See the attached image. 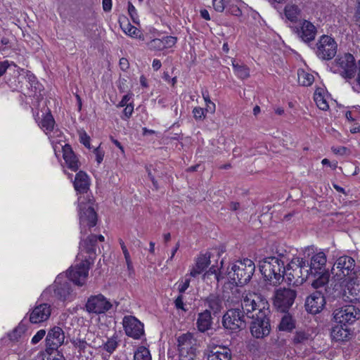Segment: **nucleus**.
Segmentation results:
<instances>
[{
  "instance_id": "obj_1",
  "label": "nucleus",
  "mask_w": 360,
  "mask_h": 360,
  "mask_svg": "<svg viewBox=\"0 0 360 360\" xmlns=\"http://www.w3.org/2000/svg\"><path fill=\"white\" fill-rule=\"evenodd\" d=\"M243 307L246 316L252 319L250 332L256 338H263L271 331L269 304L266 299L256 294H250L243 298Z\"/></svg>"
},
{
  "instance_id": "obj_2",
  "label": "nucleus",
  "mask_w": 360,
  "mask_h": 360,
  "mask_svg": "<svg viewBox=\"0 0 360 360\" xmlns=\"http://www.w3.org/2000/svg\"><path fill=\"white\" fill-rule=\"evenodd\" d=\"M331 274L333 277L330 285H333L335 282L333 290L338 291L340 290L345 281L356 280L358 276H360V266L356 265L355 260L352 257L342 255L335 260L331 269Z\"/></svg>"
},
{
  "instance_id": "obj_3",
  "label": "nucleus",
  "mask_w": 360,
  "mask_h": 360,
  "mask_svg": "<svg viewBox=\"0 0 360 360\" xmlns=\"http://www.w3.org/2000/svg\"><path fill=\"white\" fill-rule=\"evenodd\" d=\"M284 257L283 253H279L278 257H267L259 262V271L269 284L277 285L283 281L285 274Z\"/></svg>"
},
{
  "instance_id": "obj_4",
  "label": "nucleus",
  "mask_w": 360,
  "mask_h": 360,
  "mask_svg": "<svg viewBox=\"0 0 360 360\" xmlns=\"http://www.w3.org/2000/svg\"><path fill=\"white\" fill-rule=\"evenodd\" d=\"M255 268L253 261L245 258L233 263L231 269L228 271L227 275L236 285L243 286L250 281Z\"/></svg>"
},
{
  "instance_id": "obj_5",
  "label": "nucleus",
  "mask_w": 360,
  "mask_h": 360,
  "mask_svg": "<svg viewBox=\"0 0 360 360\" xmlns=\"http://www.w3.org/2000/svg\"><path fill=\"white\" fill-rule=\"evenodd\" d=\"M308 261L301 257H294L285 266L286 278L289 284L300 285L310 278Z\"/></svg>"
},
{
  "instance_id": "obj_6",
  "label": "nucleus",
  "mask_w": 360,
  "mask_h": 360,
  "mask_svg": "<svg viewBox=\"0 0 360 360\" xmlns=\"http://www.w3.org/2000/svg\"><path fill=\"white\" fill-rule=\"evenodd\" d=\"M246 309L243 307L241 301L240 308H231L224 314L222 317V326L224 328L236 332L245 328L247 325Z\"/></svg>"
},
{
  "instance_id": "obj_7",
  "label": "nucleus",
  "mask_w": 360,
  "mask_h": 360,
  "mask_svg": "<svg viewBox=\"0 0 360 360\" xmlns=\"http://www.w3.org/2000/svg\"><path fill=\"white\" fill-rule=\"evenodd\" d=\"M79 217L81 234L87 233V231L95 226L97 223V214L90 202H84L79 198Z\"/></svg>"
},
{
  "instance_id": "obj_8",
  "label": "nucleus",
  "mask_w": 360,
  "mask_h": 360,
  "mask_svg": "<svg viewBox=\"0 0 360 360\" xmlns=\"http://www.w3.org/2000/svg\"><path fill=\"white\" fill-rule=\"evenodd\" d=\"M179 360H193L196 356L197 340L191 333H186L177 338Z\"/></svg>"
},
{
  "instance_id": "obj_9",
  "label": "nucleus",
  "mask_w": 360,
  "mask_h": 360,
  "mask_svg": "<svg viewBox=\"0 0 360 360\" xmlns=\"http://www.w3.org/2000/svg\"><path fill=\"white\" fill-rule=\"evenodd\" d=\"M112 308L111 302L101 293L89 296L85 304V310L96 315L105 314Z\"/></svg>"
},
{
  "instance_id": "obj_10",
  "label": "nucleus",
  "mask_w": 360,
  "mask_h": 360,
  "mask_svg": "<svg viewBox=\"0 0 360 360\" xmlns=\"http://www.w3.org/2000/svg\"><path fill=\"white\" fill-rule=\"evenodd\" d=\"M333 319L344 326L354 323L360 318V310L355 306L347 304L334 310Z\"/></svg>"
},
{
  "instance_id": "obj_11",
  "label": "nucleus",
  "mask_w": 360,
  "mask_h": 360,
  "mask_svg": "<svg viewBox=\"0 0 360 360\" xmlns=\"http://www.w3.org/2000/svg\"><path fill=\"white\" fill-rule=\"evenodd\" d=\"M337 48V43L333 38L323 35L316 43V55L321 60H329L335 56Z\"/></svg>"
},
{
  "instance_id": "obj_12",
  "label": "nucleus",
  "mask_w": 360,
  "mask_h": 360,
  "mask_svg": "<svg viewBox=\"0 0 360 360\" xmlns=\"http://www.w3.org/2000/svg\"><path fill=\"white\" fill-rule=\"evenodd\" d=\"M296 291L285 288H280L275 292L274 304L282 312H287L292 306L295 297Z\"/></svg>"
},
{
  "instance_id": "obj_13",
  "label": "nucleus",
  "mask_w": 360,
  "mask_h": 360,
  "mask_svg": "<svg viewBox=\"0 0 360 360\" xmlns=\"http://www.w3.org/2000/svg\"><path fill=\"white\" fill-rule=\"evenodd\" d=\"M340 75L346 79H351L354 77L356 72L355 59L351 53H345L335 60Z\"/></svg>"
},
{
  "instance_id": "obj_14",
  "label": "nucleus",
  "mask_w": 360,
  "mask_h": 360,
  "mask_svg": "<svg viewBox=\"0 0 360 360\" xmlns=\"http://www.w3.org/2000/svg\"><path fill=\"white\" fill-rule=\"evenodd\" d=\"M71 281L63 275H58L53 284L55 296L62 301L72 300L75 294L72 289Z\"/></svg>"
},
{
  "instance_id": "obj_15",
  "label": "nucleus",
  "mask_w": 360,
  "mask_h": 360,
  "mask_svg": "<svg viewBox=\"0 0 360 360\" xmlns=\"http://www.w3.org/2000/svg\"><path fill=\"white\" fill-rule=\"evenodd\" d=\"M89 259L82 260L79 264L70 268L67 278L79 286L83 285L89 274Z\"/></svg>"
},
{
  "instance_id": "obj_16",
  "label": "nucleus",
  "mask_w": 360,
  "mask_h": 360,
  "mask_svg": "<svg viewBox=\"0 0 360 360\" xmlns=\"http://www.w3.org/2000/svg\"><path fill=\"white\" fill-rule=\"evenodd\" d=\"M122 324L125 333L129 337L138 340L144 335L143 323L134 316H125Z\"/></svg>"
},
{
  "instance_id": "obj_17",
  "label": "nucleus",
  "mask_w": 360,
  "mask_h": 360,
  "mask_svg": "<svg viewBox=\"0 0 360 360\" xmlns=\"http://www.w3.org/2000/svg\"><path fill=\"white\" fill-rule=\"evenodd\" d=\"M51 306L47 303L36 305L30 312V321L32 323H39L47 321L51 314Z\"/></svg>"
},
{
  "instance_id": "obj_18",
  "label": "nucleus",
  "mask_w": 360,
  "mask_h": 360,
  "mask_svg": "<svg viewBox=\"0 0 360 360\" xmlns=\"http://www.w3.org/2000/svg\"><path fill=\"white\" fill-rule=\"evenodd\" d=\"M325 304L324 296L320 291H316L307 298L305 309L308 312L316 314L323 309Z\"/></svg>"
},
{
  "instance_id": "obj_19",
  "label": "nucleus",
  "mask_w": 360,
  "mask_h": 360,
  "mask_svg": "<svg viewBox=\"0 0 360 360\" xmlns=\"http://www.w3.org/2000/svg\"><path fill=\"white\" fill-rule=\"evenodd\" d=\"M327 257L323 252H319L314 255L308 262V270L310 274H319L323 271H327L326 266Z\"/></svg>"
},
{
  "instance_id": "obj_20",
  "label": "nucleus",
  "mask_w": 360,
  "mask_h": 360,
  "mask_svg": "<svg viewBox=\"0 0 360 360\" xmlns=\"http://www.w3.org/2000/svg\"><path fill=\"white\" fill-rule=\"evenodd\" d=\"M65 335L61 328L54 326L47 334L46 345L48 349H58L64 342Z\"/></svg>"
},
{
  "instance_id": "obj_21",
  "label": "nucleus",
  "mask_w": 360,
  "mask_h": 360,
  "mask_svg": "<svg viewBox=\"0 0 360 360\" xmlns=\"http://www.w3.org/2000/svg\"><path fill=\"white\" fill-rule=\"evenodd\" d=\"M231 349L222 345L210 346L207 349V360H231Z\"/></svg>"
},
{
  "instance_id": "obj_22",
  "label": "nucleus",
  "mask_w": 360,
  "mask_h": 360,
  "mask_svg": "<svg viewBox=\"0 0 360 360\" xmlns=\"http://www.w3.org/2000/svg\"><path fill=\"white\" fill-rule=\"evenodd\" d=\"M204 306L210 312L216 315L224 308V299L218 294L211 293L203 300Z\"/></svg>"
},
{
  "instance_id": "obj_23",
  "label": "nucleus",
  "mask_w": 360,
  "mask_h": 360,
  "mask_svg": "<svg viewBox=\"0 0 360 360\" xmlns=\"http://www.w3.org/2000/svg\"><path fill=\"white\" fill-rule=\"evenodd\" d=\"M210 263V254L205 253L200 255L196 260L195 265L191 269L189 276L196 277L201 274Z\"/></svg>"
},
{
  "instance_id": "obj_24",
  "label": "nucleus",
  "mask_w": 360,
  "mask_h": 360,
  "mask_svg": "<svg viewBox=\"0 0 360 360\" xmlns=\"http://www.w3.org/2000/svg\"><path fill=\"white\" fill-rule=\"evenodd\" d=\"M297 32L302 40L306 43H309L314 39L316 34V28L309 21L304 20L300 30Z\"/></svg>"
},
{
  "instance_id": "obj_25",
  "label": "nucleus",
  "mask_w": 360,
  "mask_h": 360,
  "mask_svg": "<svg viewBox=\"0 0 360 360\" xmlns=\"http://www.w3.org/2000/svg\"><path fill=\"white\" fill-rule=\"evenodd\" d=\"M63 159L68 167L75 172L79 168V162L78 158L72 150L70 145L66 144L63 148Z\"/></svg>"
},
{
  "instance_id": "obj_26",
  "label": "nucleus",
  "mask_w": 360,
  "mask_h": 360,
  "mask_svg": "<svg viewBox=\"0 0 360 360\" xmlns=\"http://www.w3.org/2000/svg\"><path fill=\"white\" fill-rule=\"evenodd\" d=\"M212 324V314L210 310L205 309L202 312L198 314L196 321L198 330L204 333L211 328Z\"/></svg>"
},
{
  "instance_id": "obj_27",
  "label": "nucleus",
  "mask_w": 360,
  "mask_h": 360,
  "mask_svg": "<svg viewBox=\"0 0 360 360\" xmlns=\"http://www.w3.org/2000/svg\"><path fill=\"white\" fill-rule=\"evenodd\" d=\"M74 187L75 190L80 193H86L89 188V180L87 174L83 172L79 171L76 174L74 181Z\"/></svg>"
},
{
  "instance_id": "obj_28",
  "label": "nucleus",
  "mask_w": 360,
  "mask_h": 360,
  "mask_svg": "<svg viewBox=\"0 0 360 360\" xmlns=\"http://www.w3.org/2000/svg\"><path fill=\"white\" fill-rule=\"evenodd\" d=\"M345 287L348 290L349 294L353 297V299L359 300H360V276H358L356 280L352 281L349 279L345 281Z\"/></svg>"
},
{
  "instance_id": "obj_29",
  "label": "nucleus",
  "mask_w": 360,
  "mask_h": 360,
  "mask_svg": "<svg viewBox=\"0 0 360 360\" xmlns=\"http://www.w3.org/2000/svg\"><path fill=\"white\" fill-rule=\"evenodd\" d=\"M310 277L314 279L311 281V285L316 289L325 287L329 283L330 274L328 271H323L319 274H310Z\"/></svg>"
},
{
  "instance_id": "obj_30",
  "label": "nucleus",
  "mask_w": 360,
  "mask_h": 360,
  "mask_svg": "<svg viewBox=\"0 0 360 360\" xmlns=\"http://www.w3.org/2000/svg\"><path fill=\"white\" fill-rule=\"evenodd\" d=\"M331 335L336 341H344L349 337V330L347 326H344L340 324V326H336L333 328Z\"/></svg>"
},
{
  "instance_id": "obj_31",
  "label": "nucleus",
  "mask_w": 360,
  "mask_h": 360,
  "mask_svg": "<svg viewBox=\"0 0 360 360\" xmlns=\"http://www.w3.org/2000/svg\"><path fill=\"white\" fill-rule=\"evenodd\" d=\"M278 328L279 330L290 332L295 328V321L292 316L289 313H287L281 318Z\"/></svg>"
},
{
  "instance_id": "obj_32",
  "label": "nucleus",
  "mask_w": 360,
  "mask_h": 360,
  "mask_svg": "<svg viewBox=\"0 0 360 360\" xmlns=\"http://www.w3.org/2000/svg\"><path fill=\"white\" fill-rule=\"evenodd\" d=\"M97 236L91 234L86 240H81L80 247L84 248L89 254L95 253Z\"/></svg>"
},
{
  "instance_id": "obj_33",
  "label": "nucleus",
  "mask_w": 360,
  "mask_h": 360,
  "mask_svg": "<svg viewBox=\"0 0 360 360\" xmlns=\"http://www.w3.org/2000/svg\"><path fill=\"white\" fill-rule=\"evenodd\" d=\"M285 15L286 18L291 22H296L301 13V10L297 5L288 4L285 7Z\"/></svg>"
},
{
  "instance_id": "obj_34",
  "label": "nucleus",
  "mask_w": 360,
  "mask_h": 360,
  "mask_svg": "<svg viewBox=\"0 0 360 360\" xmlns=\"http://www.w3.org/2000/svg\"><path fill=\"white\" fill-rule=\"evenodd\" d=\"M176 42V37L165 34H159V51L172 48Z\"/></svg>"
},
{
  "instance_id": "obj_35",
  "label": "nucleus",
  "mask_w": 360,
  "mask_h": 360,
  "mask_svg": "<svg viewBox=\"0 0 360 360\" xmlns=\"http://www.w3.org/2000/svg\"><path fill=\"white\" fill-rule=\"evenodd\" d=\"M298 82L304 86H308L312 84L314 80V76L304 70L298 71Z\"/></svg>"
},
{
  "instance_id": "obj_36",
  "label": "nucleus",
  "mask_w": 360,
  "mask_h": 360,
  "mask_svg": "<svg viewBox=\"0 0 360 360\" xmlns=\"http://www.w3.org/2000/svg\"><path fill=\"white\" fill-rule=\"evenodd\" d=\"M55 120L51 114L50 111L46 114L40 123V127L44 131L50 132L53 131L54 127Z\"/></svg>"
},
{
  "instance_id": "obj_37",
  "label": "nucleus",
  "mask_w": 360,
  "mask_h": 360,
  "mask_svg": "<svg viewBox=\"0 0 360 360\" xmlns=\"http://www.w3.org/2000/svg\"><path fill=\"white\" fill-rule=\"evenodd\" d=\"M26 330V325L21 322L11 333L8 334L9 339L11 341H18L19 339L25 334Z\"/></svg>"
},
{
  "instance_id": "obj_38",
  "label": "nucleus",
  "mask_w": 360,
  "mask_h": 360,
  "mask_svg": "<svg viewBox=\"0 0 360 360\" xmlns=\"http://www.w3.org/2000/svg\"><path fill=\"white\" fill-rule=\"evenodd\" d=\"M117 346L118 342L117 340V337L112 336L108 338V340L101 346V347L110 355L117 349Z\"/></svg>"
},
{
  "instance_id": "obj_39",
  "label": "nucleus",
  "mask_w": 360,
  "mask_h": 360,
  "mask_svg": "<svg viewBox=\"0 0 360 360\" xmlns=\"http://www.w3.org/2000/svg\"><path fill=\"white\" fill-rule=\"evenodd\" d=\"M310 338V334L304 330H297L295 333L292 341L295 345L304 344Z\"/></svg>"
},
{
  "instance_id": "obj_40",
  "label": "nucleus",
  "mask_w": 360,
  "mask_h": 360,
  "mask_svg": "<svg viewBox=\"0 0 360 360\" xmlns=\"http://www.w3.org/2000/svg\"><path fill=\"white\" fill-rule=\"evenodd\" d=\"M134 360H151L149 350L144 347H140L137 349L134 356Z\"/></svg>"
},
{
  "instance_id": "obj_41",
  "label": "nucleus",
  "mask_w": 360,
  "mask_h": 360,
  "mask_svg": "<svg viewBox=\"0 0 360 360\" xmlns=\"http://www.w3.org/2000/svg\"><path fill=\"white\" fill-rule=\"evenodd\" d=\"M314 98L316 103V105L319 109L322 110H327L328 109L329 105L326 100L324 98L323 96L321 94V93L316 91L314 93Z\"/></svg>"
},
{
  "instance_id": "obj_42",
  "label": "nucleus",
  "mask_w": 360,
  "mask_h": 360,
  "mask_svg": "<svg viewBox=\"0 0 360 360\" xmlns=\"http://www.w3.org/2000/svg\"><path fill=\"white\" fill-rule=\"evenodd\" d=\"M46 360H65L63 354L58 351V349H48V348H46Z\"/></svg>"
},
{
  "instance_id": "obj_43",
  "label": "nucleus",
  "mask_w": 360,
  "mask_h": 360,
  "mask_svg": "<svg viewBox=\"0 0 360 360\" xmlns=\"http://www.w3.org/2000/svg\"><path fill=\"white\" fill-rule=\"evenodd\" d=\"M128 13L134 23L139 24V17L136 9L130 1L128 2Z\"/></svg>"
},
{
  "instance_id": "obj_44",
  "label": "nucleus",
  "mask_w": 360,
  "mask_h": 360,
  "mask_svg": "<svg viewBox=\"0 0 360 360\" xmlns=\"http://www.w3.org/2000/svg\"><path fill=\"white\" fill-rule=\"evenodd\" d=\"M120 27L122 30L130 37H136L138 35L137 29L131 25L130 23H127L125 27H123L122 22L120 20Z\"/></svg>"
},
{
  "instance_id": "obj_45",
  "label": "nucleus",
  "mask_w": 360,
  "mask_h": 360,
  "mask_svg": "<svg viewBox=\"0 0 360 360\" xmlns=\"http://www.w3.org/2000/svg\"><path fill=\"white\" fill-rule=\"evenodd\" d=\"M74 346L79 349V353H82L85 352L86 348L89 345V344L84 340L82 339H76L72 342Z\"/></svg>"
},
{
  "instance_id": "obj_46",
  "label": "nucleus",
  "mask_w": 360,
  "mask_h": 360,
  "mask_svg": "<svg viewBox=\"0 0 360 360\" xmlns=\"http://www.w3.org/2000/svg\"><path fill=\"white\" fill-rule=\"evenodd\" d=\"M189 274L185 276L184 280H182L179 285L178 289L179 293L182 294L188 289L190 285L191 279Z\"/></svg>"
},
{
  "instance_id": "obj_47",
  "label": "nucleus",
  "mask_w": 360,
  "mask_h": 360,
  "mask_svg": "<svg viewBox=\"0 0 360 360\" xmlns=\"http://www.w3.org/2000/svg\"><path fill=\"white\" fill-rule=\"evenodd\" d=\"M236 75L241 79H246L250 76L249 68L246 65L241 66V68L236 72Z\"/></svg>"
},
{
  "instance_id": "obj_48",
  "label": "nucleus",
  "mask_w": 360,
  "mask_h": 360,
  "mask_svg": "<svg viewBox=\"0 0 360 360\" xmlns=\"http://www.w3.org/2000/svg\"><path fill=\"white\" fill-rule=\"evenodd\" d=\"M193 113L195 119L196 120H202L205 115V110L204 108L196 107L194 108L193 110Z\"/></svg>"
},
{
  "instance_id": "obj_49",
  "label": "nucleus",
  "mask_w": 360,
  "mask_h": 360,
  "mask_svg": "<svg viewBox=\"0 0 360 360\" xmlns=\"http://www.w3.org/2000/svg\"><path fill=\"white\" fill-rule=\"evenodd\" d=\"M120 244L121 245L122 250L123 254L124 255V258L126 259L127 266L129 268V266L131 265V259H130L129 252H128L127 248L126 245H124V243L122 241V239H120Z\"/></svg>"
},
{
  "instance_id": "obj_50",
  "label": "nucleus",
  "mask_w": 360,
  "mask_h": 360,
  "mask_svg": "<svg viewBox=\"0 0 360 360\" xmlns=\"http://www.w3.org/2000/svg\"><path fill=\"white\" fill-rule=\"evenodd\" d=\"M213 7L217 12H223L225 8L224 0H212Z\"/></svg>"
},
{
  "instance_id": "obj_51",
  "label": "nucleus",
  "mask_w": 360,
  "mask_h": 360,
  "mask_svg": "<svg viewBox=\"0 0 360 360\" xmlns=\"http://www.w3.org/2000/svg\"><path fill=\"white\" fill-rule=\"evenodd\" d=\"M46 335V330L44 329L39 330L36 335L32 338L31 342L33 345L38 343Z\"/></svg>"
},
{
  "instance_id": "obj_52",
  "label": "nucleus",
  "mask_w": 360,
  "mask_h": 360,
  "mask_svg": "<svg viewBox=\"0 0 360 360\" xmlns=\"http://www.w3.org/2000/svg\"><path fill=\"white\" fill-rule=\"evenodd\" d=\"M133 111H134V106L131 105V103H129V105H127V106H125V108L123 110L124 116L122 117V118L123 120L129 119L131 116Z\"/></svg>"
},
{
  "instance_id": "obj_53",
  "label": "nucleus",
  "mask_w": 360,
  "mask_h": 360,
  "mask_svg": "<svg viewBox=\"0 0 360 360\" xmlns=\"http://www.w3.org/2000/svg\"><path fill=\"white\" fill-rule=\"evenodd\" d=\"M94 154L96 155V160L98 164L101 163L104 157V151L101 150V147L98 146L94 150Z\"/></svg>"
},
{
  "instance_id": "obj_54",
  "label": "nucleus",
  "mask_w": 360,
  "mask_h": 360,
  "mask_svg": "<svg viewBox=\"0 0 360 360\" xmlns=\"http://www.w3.org/2000/svg\"><path fill=\"white\" fill-rule=\"evenodd\" d=\"M80 142L83 143L86 148H90V137L86 132L80 134L79 136Z\"/></svg>"
},
{
  "instance_id": "obj_55",
  "label": "nucleus",
  "mask_w": 360,
  "mask_h": 360,
  "mask_svg": "<svg viewBox=\"0 0 360 360\" xmlns=\"http://www.w3.org/2000/svg\"><path fill=\"white\" fill-rule=\"evenodd\" d=\"M174 303H175V306L177 309H182L184 311H187V309L184 308L183 296L181 294L176 297V299L174 301Z\"/></svg>"
},
{
  "instance_id": "obj_56",
  "label": "nucleus",
  "mask_w": 360,
  "mask_h": 360,
  "mask_svg": "<svg viewBox=\"0 0 360 360\" xmlns=\"http://www.w3.org/2000/svg\"><path fill=\"white\" fill-rule=\"evenodd\" d=\"M229 12L235 16H240L242 15V11L240 8L236 5H231L229 8Z\"/></svg>"
},
{
  "instance_id": "obj_57",
  "label": "nucleus",
  "mask_w": 360,
  "mask_h": 360,
  "mask_svg": "<svg viewBox=\"0 0 360 360\" xmlns=\"http://www.w3.org/2000/svg\"><path fill=\"white\" fill-rule=\"evenodd\" d=\"M331 150L335 154L341 155L346 154L347 151L348 150V149L345 146L332 147Z\"/></svg>"
},
{
  "instance_id": "obj_58",
  "label": "nucleus",
  "mask_w": 360,
  "mask_h": 360,
  "mask_svg": "<svg viewBox=\"0 0 360 360\" xmlns=\"http://www.w3.org/2000/svg\"><path fill=\"white\" fill-rule=\"evenodd\" d=\"M131 99V96L129 94L124 95L120 102L118 103L117 107H124L127 106V105H129L128 103L129 100Z\"/></svg>"
},
{
  "instance_id": "obj_59",
  "label": "nucleus",
  "mask_w": 360,
  "mask_h": 360,
  "mask_svg": "<svg viewBox=\"0 0 360 360\" xmlns=\"http://www.w3.org/2000/svg\"><path fill=\"white\" fill-rule=\"evenodd\" d=\"M10 66L8 60L0 61V77L2 76Z\"/></svg>"
},
{
  "instance_id": "obj_60",
  "label": "nucleus",
  "mask_w": 360,
  "mask_h": 360,
  "mask_svg": "<svg viewBox=\"0 0 360 360\" xmlns=\"http://www.w3.org/2000/svg\"><path fill=\"white\" fill-rule=\"evenodd\" d=\"M120 67L122 70H124V71L127 70L129 68V63L128 60L125 58H120Z\"/></svg>"
},
{
  "instance_id": "obj_61",
  "label": "nucleus",
  "mask_w": 360,
  "mask_h": 360,
  "mask_svg": "<svg viewBox=\"0 0 360 360\" xmlns=\"http://www.w3.org/2000/svg\"><path fill=\"white\" fill-rule=\"evenodd\" d=\"M216 106L213 102H210L206 104V108L204 109L205 112L209 113H214L215 112Z\"/></svg>"
},
{
  "instance_id": "obj_62",
  "label": "nucleus",
  "mask_w": 360,
  "mask_h": 360,
  "mask_svg": "<svg viewBox=\"0 0 360 360\" xmlns=\"http://www.w3.org/2000/svg\"><path fill=\"white\" fill-rule=\"evenodd\" d=\"M103 8L105 11H110L112 8V0H103Z\"/></svg>"
},
{
  "instance_id": "obj_63",
  "label": "nucleus",
  "mask_w": 360,
  "mask_h": 360,
  "mask_svg": "<svg viewBox=\"0 0 360 360\" xmlns=\"http://www.w3.org/2000/svg\"><path fill=\"white\" fill-rule=\"evenodd\" d=\"M148 47L150 50H155L158 46L157 40L155 39L150 40L148 44Z\"/></svg>"
},
{
  "instance_id": "obj_64",
  "label": "nucleus",
  "mask_w": 360,
  "mask_h": 360,
  "mask_svg": "<svg viewBox=\"0 0 360 360\" xmlns=\"http://www.w3.org/2000/svg\"><path fill=\"white\" fill-rule=\"evenodd\" d=\"M354 20L356 24L360 27V8H356V11L354 15Z\"/></svg>"
}]
</instances>
